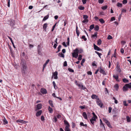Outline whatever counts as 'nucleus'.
Listing matches in <instances>:
<instances>
[{"label": "nucleus", "instance_id": "nucleus-1", "mask_svg": "<svg viewBox=\"0 0 131 131\" xmlns=\"http://www.w3.org/2000/svg\"><path fill=\"white\" fill-rule=\"evenodd\" d=\"M20 66L22 74L23 76H24L26 73V71L27 70V67L26 62L24 59H21V61L20 63Z\"/></svg>", "mask_w": 131, "mask_h": 131}, {"label": "nucleus", "instance_id": "nucleus-2", "mask_svg": "<svg viewBox=\"0 0 131 131\" xmlns=\"http://www.w3.org/2000/svg\"><path fill=\"white\" fill-rule=\"evenodd\" d=\"M73 52L72 53L73 57H77L78 56V49L76 48L73 51Z\"/></svg>", "mask_w": 131, "mask_h": 131}, {"label": "nucleus", "instance_id": "nucleus-3", "mask_svg": "<svg viewBox=\"0 0 131 131\" xmlns=\"http://www.w3.org/2000/svg\"><path fill=\"white\" fill-rule=\"evenodd\" d=\"M58 72L57 71H56L55 72L53 73V75L52 76V78H53V77H54V79H57L58 78L57 76Z\"/></svg>", "mask_w": 131, "mask_h": 131}, {"label": "nucleus", "instance_id": "nucleus-4", "mask_svg": "<svg viewBox=\"0 0 131 131\" xmlns=\"http://www.w3.org/2000/svg\"><path fill=\"white\" fill-rule=\"evenodd\" d=\"M96 118H96L95 117H93L91 119H90V121L92 125H94V121H96Z\"/></svg>", "mask_w": 131, "mask_h": 131}, {"label": "nucleus", "instance_id": "nucleus-5", "mask_svg": "<svg viewBox=\"0 0 131 131\" xmlns=\"http://www.w3.org/2000/svg\"><path fill=\"white\" fill-rule=\"evenodd\" d=\"M91 97L93 99H96L97 100H99V99L98 96L95 94L92 95Z\"/></svg>", "mask_w": 131, "mask_h": 131}, {"label": "nucleus", "instance_id": "nucleus-6", "mask_svg": "<svg viewBox=\"0 0 131 131\" xmlns=\"http://www.w3.org/2000/svg\"><path fill=\"white\" fill-rule=\"evenodd\" d=\"M40 92L43 94H45L47 93V91L46 89L41 88L40 90Z\"/></svg>", "mask_w": 131, "mask_h": 131}, {"label": "nucleus", "instance_id": "nucleus-7", "mask_svg": "<svg viewBox=\"0 0 131 131\" xmlns=\"http://www.w3.org/2000/svg\"><path fill=\"white\" fill-rule=\"evenodd\" d=\"M96 102L97 104L100 106L101 107L102 106L103 104L100 100L99 99V100H97Z\"/></svg>", "mask_w": 131, "mask_h": 131}, {"label": "nucleus", "instance_id": "nucleus-8", "mask_svg": "<svg viewBox=\"0 0 131 131\" xmlns=\"http://www.w3.org/2000/svg\"><path fill=\"white\" fill-rule=\"evenodd\" d=\"M75 83H76V85L78 86L80 88L84 89L83 88L84 86L82 84H78L77 83V81H75Z\"/></svg>", "mask_w": 131, "mask_h": 131}, {"label": "nucleus", "instance_id": "nucleus-9", "mask_svg": "<svg viewBox=\"0 0 131 131\" xmlns=\"http://www.w3.org/2000/svg\"><path fill=\"white\" fill-rule=\"evenodd\" d=\"M16 122L17 123L19 122L23 124H25V123L27 122H26V121L21 119H18L16 120Z\"/></svg>", "mask_w": 131, "mask_h": 131}, {"label": "nucleus", "instance_id": "nucleus-10", "mask_svg": "<svg viewBox=\"0 0 131 131\" xmlns=\"http://www.w3.org/2000/svg\"><path fill=\"white\" fill-rule=\"evenodd\" d=\"M82 115L84 118L85 119H87L88 117L87 115L85 112H83V113Z\"/></svg>", "mask_w": 131, "mask_h": 131}, {"label": "nucleus", "instance_id": "nucleus-11", "mask_svg": "<svg viewBox=\"0 0 131 131\" xmlns=\"http://www.w3.org/2000/svg\"><path fill=\"white\" fill-rule=\"evenodd\" d=\"M100 125L101 127H103L104 128V130H105V127L104 126V125L103 124L101 119H100Z\"/></svg>", "mask_w": 131, "mask_h": 131}, {"label": "nucleus", "instance_id": "nucleus-12", "mask_svg": "<svg viewBox=\"0 0 131 131\" xmlns=\"http://www.w3.org/2000/svg\"><path fill=\"white\" fill-rule=\"evenodd\" d=\"M100 72L101 73H102L104 75H106V74L105 71L101 68V67H100Z\"/></svg>", "mask_w": 131, "mask_h": 131}, {"label": "nucleus", "instance_id": "nucleus-13", "mask_svg": "<svg viewBox=\"0 0 131 131\" xmlns=\"http://www.w3.org/2000/svg\"><path fill=\"white\" fill-rule=\"evenodd\" d=\"M42 108V104H38L37 105V110L41 109Z\"/></svg>", "mask_w": 131, "mask_h": 131}, {"label": "nucleus", "instance_id": "nucleus-14", "mask_svg": "<svg viewBox=\"0 0 131 131\" xmlns=\"http://www.w3.org/2000/svg\"><path fill=\"white\" fill-rule=\"evenodd\" d=\"M94 49L97 51H99L100 50V48L98 46L95 45V44H94Z\"/></svg>", "mask_w": 131, "mask_h": 131}, {"label": "nucleus", "instance_id": "nucleus-15", "mask_svg": "<svg viewBox=\"0 0 131 131\" xmlns=\"http://www.w3.org/2000/svg\"><path fill=\"white\" fill-rule=\"evenodd\" d=\"M42 113V111L41 110H40L38 111L36 114V116H40Z\"/></svg>", "mask_w": 131, "mask_h": 131}, {"label": "nucleus", "instance_id": "nucleus-16", "mask_svg": "<svg viewBox=\"0 0 131 131\" xmlns=\"http://www.w3.org/2000/svg\"><path fill=\"white\" fill-rule=\"evenodd\" d=\"M49 14H48L47 15L45 16L44 17V18H43V19L42 20V21H45L47 19H48L49 17Z\"/></svg>", "mask_w": 131, "mask_h": 131}, {"label": "nucleus", "instance_id": "nucleus-17", "mask_svg": "<svg viewBox=\"0 0 131 131\" xmlns=\"http://www.w3.org/2000/svg\"><path fill=\"white\" fill-rule=\"evenodd\" d=\"M116 68L117 71L118 72L120 73L121 72V70L119 67L118 64L117 65Z\"/></svg>", "mask_w": 131, "mask_h": 131}, {"label": "nucleus", "instance_id": "nucleus-18", "mask_svg": "<svg viewBox=\"0 0 131 131\" xmlns=\"http://www.w3.org/2000/svg\"><path fill=\"white\" fill-rule=\"evenodd\" d=\"M128 88L127 86H125V85L123 87V90L124 91H125L128 90Z\"/></svg>", "mask_w": 131, "mask_h": 131}, {"label": "nucleus", "instance_id": "nucleus-19", "mask_svg": "<svg viewBox=\"0 0 131 131\" xmlns=\"http://www.w3.org/2000/svg\"><path fill=\"white\" fill-rule=\"evenodd\" d=\"M113 77L116 80V81H119V80H118V77L117 75H113Z\"/></svg>", "mask_w": 131, "mask_h": 131}, {"label": "nucleus", "instance_id": "nucleus-20", "mask_svg": "<svg viewBox=\"0 0 131 131\" xmlns=\"http://www.w3.org/2000/svg\"><path fill=\"white\" fill-rule=\"evenodd\" d=\"M47 25H48V24L47 23H45L43 24V29H44V30L45 31H46V29H47Z\"/></svg>", "mask_w": 131, "mask_h": 131}, {"label": "nucleus", "instance_id": "nucleus-21", "mask_svg": "<svg viewBox=\"0 0 131 131\" xmlns=\"http://www.w3.org/2000/svg\"><path fill=\"white\" fill-rule=\"evenodd\" d=\"M15 23V21L14 20H12L10 23V25L12 26H13L14 25Z\"/></svg>", "mask_w": 131, "mask_h": 131}, {"label": "nucleus", "instance_id": "nucleus-22", "mask_svg": "<svg viewBox=\"0 0 131 131\" xmlns=\"http://www.w3.org/2000/svg\"><path fill=\"white\" fill-rule=\"evenodd\" d=\"M49 103L50 106L52 107H54V106L53 103V102L52 100H49Z\"/></svg>", "mask_w": 131, "mask_h": 131}, {"label": "nucleus", "instance_id": "nucleus-23", "mask_svg": "<svg viewBox=\"0 0 131 131\" xmlns=\"http://www.w3.org/2000/svg\"><path fill=\"white\" fill-rule=\"evenodd\" d=\"M70 126H66L65 127V131H71L69 128Z\"/></svg>", "mask_w": 131, "mask_h": 131}, {"label": "nucleus", "instance_id": "nucleus-24", "mask_svg": "<svg viewBox=\"0 0 131 131\" xmlns=\"http://www.w3.org/2000/svg\"><path fill=\"white\" fill-rule=\"evenodd\" d=\"M8 38L9 39H10V40L11 43H12L14 48H15L16 47L14 45V44L13 43V40H12V38L9 36H8Z\"/></svg>", "mask_w": 131, "mask_h": 131}, {"label": "nucleus", "instance_id": "nucleus-25", "mask_svg": "<svg viewBox=\"0 0 131 131\" xmlns=\"http://www.w3.org/2000/svg\"><path fill=\"white\" fill-rule=\"evenodd\" d=\"M76 32L78 36L79 35L80 33L79 30L78 29V27L77 26H76Z\"/></svg>", "mask_w": 131, "mask_h": 131}, {"label": "nucleus", "instance_id": "nucleus-26", "mask_svg": "<svg viewBox=\"0 0 131 131\" xmlns=\"http://www.w3.org/2000/svg\"><path fill=\"white\" fill-rule=\"evenodd\" d=\"M125 86H127L128 88H131V83H130L128 84H126Z\"/></svg>", "mask_w": 131, "mask_h": 131}, {"label": "nucleus", "instance_id": "nucleus-27", "mask_svg": "<svg viewBox=\"0 0 131 131\" xmlns=\"http://www.w3.org/2000/svg\"><path fill=\"white\" fill-rule=\"evenodd\" d=\"M48 110L50 113H52L53 112V110L52 108L50 107V106H49Z\"/></svg>", "mask_w": 131, "mask_h": 131}, {"label": "nucleus", "instance_id": "nucleus-28", "mask_svg": "<svg viewBox=\"0 0 131 131\" xmlns=\"http://www.w3.org/2000/svg\"><path fill=\"white\" fill-rule=\"evenodd\" d=\"M64 124L66 125V126H70L69 123L67 121L64 120Z\"/></svg>", "mask_w": 131, "mask_h": 131}, {"label": "nucleus", "instance_id": "nucleus-29", "mask_svg": "<svg viewBox=\"0 0 131 131\" xmlns=\"http://www.w3.org/2000/svg\"><path fill=\"white\" fill-rule=\"evenodd\" d=\"M123 81L125 83H128L129 82L128 80L126 78L123 79Z\"/></svg>", "mask_w": 131, "mask_h": 131}, {"label": "nucleus", "instance_id": "nucleus-30", "mask_svg": "<svg viewBox=\"0 0 131 131\" xmlns=\"http://www.w3.org/2000/svg\"><path fill=\"white\" fill-rule=\"evenodd\" d=\"M97 32H95L94 33V34L92 35V37L94 38L95 37H96V38L97 37Z\"/></svg>", "mask_w": 131, "mask_h": 131}, {"label": "nucleus", "instance_id": "nucleus-31", "mask_svg": "<svg viewBox=\"0 0 131 131\" xmlns=\"http://www.w3.org/2000/svg\"><path fill=\"white\" fill-rule=\"evenodd\" d=\"M99 29V27L98 25H95L94 28V30H95L98 31Z\"/></svg>", "mask_w": 131, "mask_h": 131}, {"label": "nucleus", "instance_id": "nucleus-32", "mask_svg": "<svg viewBox=\"0 0 131 131\" xmlns=\"http://www.w3.org/2000/svg\"><path fill=\"white\" fill-rule=\"evenodd\" d=\"M78 8L80 10H83L85 8L84 7L82 6H80L78 7Z\"/></svg>", "mask_w": 131, "mask_h": 131}, {"label": "nucleus", "instance_id": "nucleus-33", "mask_svg": "<svg viewBox=\"0 0 131 131\" xmlns=\"http://www.w3.org/2000/svg\"><path fill=\"white\" fill-rule=\"evenodd\" d=\"M61 45H59L58 46V47L57 48L58 51L56 52V53H58L59 51H60V49L61 48Z\"/></svg>", "mask_w": 131, "mask_h": 131}, {"label": "nucleus", "instance_id": "nucleus-34", "mask_svg": "<svg viewBox=\"0 0 131 131\" xmlns=\"http://www.w3.org/2000/svg\"><path fill=\"white\" fill-rule=\"evenodd\" d=\"M59 56L61 57H64V55L61 52L59 54Z\"/></svg>", "mask_w": 131, "mask_h": 131}, {"label": "nucleus", "instance_id": "nucleus-35", "mask_svg": "<svg viewBox=\"0 0 131 131\" xmlns=\"http://www.w3.org/2000/svg\"><path fill=\"white\" fill-rule=\"evenodd\" d=\"M107 8V5H105L104 6L102 7H101V8L103 10H104L106 9Z\"/></svg>", "mask_w": 131, "mask_h": 131}, {"label": "nucleus", "instance_id": "nucleus-36", "mask_svg": "<svg viewBox=\"0 0 131 131\" xmlns=\"http://www.w3.org/2000/svg\"><path fill=\"white\" fill-rule=\"evenodd\" d=\"M97 44L99 45H100L102 43V41L100 39H99L97 40Z\"/></svg>", "mask_w": 131, "mask_h": 131}, {"label": "nucleus", "instance_id": "nucleus-37", "mask_svg": "<svg viewBox=\"0 0 131 131\" xmlns=\"http://www.w3.org/2000/svg\"><path fill=\"white\" fill-rule=\"evenodd\" d=\"M3 124H7L8 123L6 119L5 118L3 120Z\"/></svg>", "mask_w": 131, "mask_h": 131}, {"label": "nucleus", "instance_id": "nucleus-38", "mask_svg": "<svg viewBox=\"0 0 131 131\" xmlns=\"http://www.w3.org/2000/svg\"><path fill=\"white\" fill-rule=\"evenodd\" d=\"M127 121L128 122H130V117L128 116H127L126 117Z\"/></svg>", "mask_w": 131, "mask_h": 131}, {"label": "nucleus", "instance_id": "nucleus-39", "mask_svg": "<svg viewBox=\"0 0 131 131\" xmlns=\"http://www.w3.org/2000/svg\"><path fill=\"white\" fill-rule=\"evenodd\" d=\"M83 52V50L82 49H80L79 50L78 49V52L79 54Z\"/></svg>", "mask_w": 131, "mask_h": 131}, {"label": "nucleus", "instance_id": "nucleus-40", "mask_svg": "<svg viewBox=\"0 0 131 131\" xmlns=\"http://www.w3.org/2000/svg\"><path fill=\"white\" fill-rule=\"evenodd\" d=\"M94 24H92L90 26V29L91 30H92L94 28Z\"/></svg>", "mask_w": 131, "mask_h": 131}, {"label": "nucleus", "instance_id": "nucleus-41", "mask_svg": "<svg viewBox=\"0 0 131 131\" xmlns=\"http://www.w3.org/2000/svg\"><path fill=\"white\" fill-rule=\"evenodd\" d=\"M99 21L102 24H103L105 22V21L102 18L100 19H99Z\"/></svg>", "mask_w": 131, "mask_h": 131}, {"label": "nucleus", "instance_id": "nucleus-42", "mask_svg": "<svg viewBox=\"0 0 131 131\" xmlns=\"http://www.w3.org/2000/svg\"><path fill=\"white\" fill-rule=\"evenodd\" d=\"M117 6L118 7H122V3H118Z\"/></svg>", "mask_w": 131, "mask_h": 131}, {"label": "nucleus", "instance_id": "nucleus-43", "mask_svg": "<svg viewBox=\"0 0 131 131\" xmlns=\"http://www.w3.org/2000/svg\"><path fill=\"white\" fill-rule=\"evenodd\" d=\"M80 125L81 126H85L86 127L87 126V125L86 124H84L83 123V122H81L80 124Z\"/></svg>", "mask_w": 131, "mask_h": 131}, {"label": "nucleus", "instance_id": "nucleus-44", "mask_svg": "<svg viewBox=\"0 0 131 131\" xmlns=\"http://www.w3.org/2000/svg\"><path fill=\"white\" fill-rule=\"evenodd\" d=\"M103 120L106 124L109 122V121L107 120L106 118H103Z\"/></svg>", "mask_w": 131, "mask_h": 131}, {"label": "nucleus", "instance_id": "nucleus-45", "mask_svg": "<svg viewBox=\"0 0 131 131\" xmlns=\"http://www.w3.org/2000/svg\"><path fill=\"white\" fill-rule=\"evenodd\" d=\"M68 71L70 72H74V71L72 69L70 68H68Z\"/></svg>", "mask_w": 131, "mask_h": 131}, {"label": "nucleus", "instance_id": "nucleus-46", "mask_svg": "<svg viewBox=\"0 0 131 131\" xmlns=\"http://www.w3.org/2000/svg\"><path fill=\"white\" fill-rule=\"evenodd\" d=\"M72 127L73 128H74L75 127V126H76L75 124L73 122L72 123Z\"/></svg>", "mask_w": 131, "mask_h": 131}, {"label": "nucleus", "instance_id": "nucleus-47", "mask_svg": "<svg viewBox=\"0 0 131 131\" xmlns=\"http://www.w3.org/2000/svg\"><path fill=\"white\" fill-rule=\"evenodd\" d=\"M88 17V16L86 15H83V18L84 19H87Z\"/></svg>", "mask_w": 131, "mask_h": 131}, {"label": "nucleus", "instance_id": "nucleus-48", "mask_svg": "<svg viewBox=\"0 0 131 131\" xmlns=\"http://www.w3.org/2000/svg\"><path fill=\"white\" fill-rule=\"evenodd\" d=\"M95 53L97 54L99 56V57H100V56H101V55L102 54L100 53H99L97 51H95Z\"/></svg>", "mask_w": 131, "mask_h": 131}, {"label": "nucleus", "instance_id": "nucleus-49", "mask_svg": "<svg viewBox=\"0 0 131 131\" xmlns=\"http://www.w3.org/2000/svg\"><path fill=\"white\" fill-rule=\"evenodd\" d=\"M104 0H99L98 2L100 4H102L104 2Z\"/></svg>", "mask_w": 131, "mask_h": 131}, {"label": "nucleus", "instance_id": "nucleus-50", "mask_svg": "<svg viewBox=\"0 0 131 131\" xmlns=\"http://www.w3.org/2000/svg\"><path fill=\"white\" fill-rule=\"evenodd\" d=\"M114 88L116 89H118V88L119 86L118 84H116L114 86Z\"/></svg>", "mask_w": 131, "mask_h": 131}, {"label": "nucleus", "instance_id": "nucleus-51", "mask_svg": "<svg viewBox=\"0 0 131 131\" xmlns=\"http://www.w3.org/2000/svg\"><path fill=\"white\" fill-rule=\"evenodd\" d=\"M123 105L124 106H127L128 105V104L126 103V102L125 101H124L123 102Z\"/></svg>", "mask_w": 131, "mask_h": 131}, {"label": "nucleus", "instance_id": "nucleus-52", "mask_svg": "<svg viewBox=\"0 0 131 131\" xmlns=\"http://www.w3.org/2000/svg\"><path fill=\"white\" fill-rule=\"evenodd\" d=\"M108 126V127H109L110 128H112V126L111 125L110 123L109 122H108L106 124Z\"/></svg>", "mask_w": 131, "mask_h": 131}, {"label": "nucleus", "instance_id": "nucleus-53", "mask_svg": "<svg viewBox=\"0 0 131 131\" xmlns=\"http://www.w3.org/2000/svg\"><path fill=\"white\" fill-rule=\"evenodd\" d=\"M82 39H84L85 41H86L87 40L86 38L85 37V36L84 35L82 37Z\"/></svg>", "mask_w": 131, "mask_h": 131}, {"label": "nucleus", "instance_id": "nucleus-54", "mask_svg": "<svg viewBox=\"0 0 131 131\" xmlns=\"http://www.w3.org/2000/svg\"><path fill=\"white\" fill-rule=\"evenodd\" d=\"M41 119L42 121H44V120H45V117L43 116H41Z\"/></svg>", "mask_w": 131, "mask_h": 131}, {"label": "nucleus", "instance_id": "nucleus-55", "mask_svg": "<svg viewBox=\"0 0 131 131\" xmlns=\"http://www.w3.org/2000/svg\"><path fill=\"white\" fill-rule=\"evenodd\" d=\"M41 49H39L38 50V54H40L41 55Z\"/></svg>", "mask_w": 131, "mask_h": 131}, {"label": "nucleus", "instance_id": "nucleus-56", "mask_svg": "<svg viewBox=\"0 0 131 131\" xmlns=\"http://www.w3.org/2000/svg\"><path fill=\"white\" fill-rule=\"evenodd\" d=\"M88 20L87 19H84L83 21L82 22L83 23H87L88 22Z\"/></svg>", "mask_w": 131, "mask_h": 131}, {"label": "nucleus", "instance_id": "nucleus-57", "mask_svg": "<svg viewBox=\"0 0 131 131\" xmlns=\"http://www.w3.org/2000/svg\"><path fill=\"white\" fill-rule=\"evenodd\" d=\"M56 23L53 26L52 29L51 30V31H52L54 30L55 27L56 26Z\"/></svg>", "mask_w": 131, "mask_h": 131}, {"label": "nucleus", "instance_id": "nucleus-58", "mask_svg": "<svg viewBox=\"0 0 131 131\" xmlns=\"http://www.w3.org/2000/svg\"><path fill=\"white\" fill-rule=\"evenodd\" d=\"M122 2L123 4H126L127 3V0H123Z\"/></svg>", "mask_w": 131, "mask_h": 131}, {"label": "nucleus", "instance_id": "nucleus-59", "mask_svg": "<svg viewBox=\"0 0 131 131\" xmlns=\"http://www.w3.org/2000/svg\"><path fill=\"white\" fill-rule=\"evenodd\" d=\"M79 107L81 109H83L85 108V105L84 106H81Z\"/></svg>", "mask_w": 131, "mask_h": 131}, {"label": "nucleus", "instance_id": "nucleus-60", "mask_svg": "<svg viewBox=\"0 0 131 131\" xmlns=\"http://www.w3.org/2000/svg\"><path fill=\"white\" fill-rule=\"evenodd\" d=\"M47 64H46L45 63V64H43V69H42V71H43V70H44L45 68V67H46V65Z\"/></svg>", "mask_w": 131, "mask_h": 131}, {"label": "nucleus", "instance_id": "nucleus-61", "mask_svg": "<svg viewBox=\"0 0 131 131\" xmlns=\"http://www.w3.org/2000/svg\"><path fill=\"white\" fill-rule=\"evenodd\" d=\"M63 66L64 67H66L67 66V62L66 61H65L64 62V64H63Z\"/></svg>", "mask_w": 131, "mask_h": 131}, {"label": "nucleus", "instance_id": "nucleus-62", "mask_svg": "<svg viewBox=\"0 0 131 131\" xmlns=\"http://www.w3.org/2000/svg\"><path fill=\"white\" fill-rule=\"evenodd\" d=\"M112 110V108L111 107H110L108 108V112L109 113H110L111 112Z\"/></svg>", "mask_w": 131, "mask_h": 131}, {"label": "nucleus", "instance_id": "nucleus-63", "mask_svg": "<svg viewBox=\"0 0 131 131\" xmlns=\"http://www.w3.org/2000/svg\"><path fill=\"white\" fill-rule=\"evenodd\" d=\"M92 114L93 115V117H96V118H97V117L96 115L95 114L94 112H93Z\"/></svg>", "mask_w": 131, "mask_h": 131}, {"label": "nucleus", "instance_id": "nucleus-64", "mask_svg": "<svg viewBox=\"0 0 131 131\" xmlns=\"http://www.w3.org/2000/svg\"><path fill=\"white\" fill-rule=\"evenodd\" d=\"M108 39H110L112 38V37L111 35H109L107 38Z\"/></svg>", "mask_w": 131, "mask_h": 131}]
</instances>
